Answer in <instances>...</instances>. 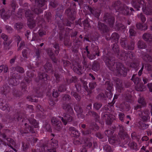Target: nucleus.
<instances>
[{
  "label": "nucleus",
  "instance_id": "nucleus-1",
  "mask_svg": "<svg viewBox=\"0 0 152 152\" xmlns=\"http://www.w3.org/2000/svg\"><path fill=\"white\" fill-rule=\"evenodd\" d=\"M60 118L62 120L65 125H66L67 124V122L65 121V120H66L67 121L70 122L72 120L71 117L68 115H66L64 118L61 117Z\"/></svg>",
  "mask_w": 152,
  "mask_h": 152
},
{
  "label": "nucleus",
  "instance_id": "nucleus-2",
  "mask_svg": "<svg viewBox=\"0 0 152 152\" xmlns=\"http://www.w3.org/2000/svg\"><path fill=\"white\" fill-rule=\"evenodd\" d=\"M143 38L146 41H150L151 40V37L148 34H145L143 36Z\"/></svg>",
  "mask_w": 152,
  "mask_h": 152
},
{
  "label": "nucleus",
  "instance_id": "nucleus-3",
  "mask_svg": "<svg viewBox=\"0 0 152 152\" xmlns=\"http://www.w3.org/2000/svg\"><path fill=\"white\" fill-rule=\"evenodd\" d=\"M137 28L141 30H145L147 29V27L145 26H143L142 24L141 23L137 24Z\"/></svg>",
  "mask_w": 152,
  "mask_h": 152
},
{
  "label": "nucleus",
  "instance_id": "nucleus-4",
  "mask_svg": "<svg viewBox=\"0 0 152 152\" xmlns=\"http://www.w3.org/2000/svg\"><path fill=\"white\" fill-rule=\"evenodd\" d=\"M104 149L107 152H111L112 149L110 146L107 145L104 147Z\"/></svg>",
  "mask_w": 152,
  "mask_h": 152
},
{
  "label": "nucleus",
  "instance_id": "nucleus-5",
  "mask_svg": "<svg viewBox=\"0 0 152 152\" xmlns=\"http://www.w3.org/2000/svg\"><path fill=\"white\" fill-rule=\"evenodd\" d=\"M15 27L18 29H19L22 28V25L20 23H16L15 25Z\"/></svg>",
  "mask_w": 152,
  "mask_h": 152
},
{
  "label": "nucleus",
  "instance_id": "nucleus-6",
  "mask_svg": "<svg viewBox=\"0 0 152 152\" xmlns=\"http://www.w3.org/2000/svg\"><path fill=\"white\" fill-rule=\"evenodd\" d=\"M131 146L132 147V148L133 149L136 150L137 149V144L134 142H133L132 143Z\"/></svg>",
  "mask_w": 152,
  "mask_h": 152
},
{
  "label": "nucleus",
  "instance_id": "nucleus-7",
  "mask_svg": "<svg viewBox=\"0 0 152 152\" xmlns=\"http://www.w3.org/2000/svg\"><path fill=\"white\" fill-rule=\"evenodd\" d=\"M1 37L4 41H6L7 39V36L4 34H2Z\"/></svg>",
  "mask_w": 152,
  "mask_h": 152
},
{
  "label": "nucleus",
  "instance_id": "nucleus-8",
  "mask_svg": "<svg viewBox=\"0 0 152 152\" xmlns=\"http://www.w3.org/2000/svg\"><path fill=\"white\" fill-rule=\"evenodd\" d=\"M94 106L96 109H98L101 107V105L100 104L95 103L94 104Z\"/></svg>",
  "mask_w": 152,
  "mask_h": 152
},
{
  "label": "nucleus",
  "instance_id": "nucleus-9",
  "mask_svg": "<svg viewBox=\"0 0 152 152\" xmlns=\"http://www.w3.org/2000/svg\"><path fill=\"white\" fill-rule=\"evenodd\" d=\"M119 116L120 120L122 121L123 120V118L124 117V115L122 113H120L119 114Z\"/></svg>",
  "mask_w": 152,
  "mask_h": 152
},
{
  "label": "nucleus",
  "instance_id": "nucleus-10",
  "mask_svg": "<svg viewBox=\"0 0 152 152\" xmlns=\"http://www.w3.org/2000/svg\"><path fill=\"white\" fill-rule=\"evenodd\" d=\"M3 70L4 72H6L8 70V68L7 66L5 65H3Z\"/></svg>",
  "mask_w": 152,
  "mask_h": 152
},
{
  "label": "nucleus",
  "instance_id": "nucleus-11",
  "mask_svg": "<svg viewBox=\"0 0 152 152\" xmlns=\"http://www.w3.org/2000/svg\"><path fill=\"white\" fill-rule=\"evenodd\" d=\"M17 70L20 73H22L24 72L23 69L22 68L20 67L17 68Z\"/></svg>",
  "mask_w": 152,
  "mask_h": 152
},
{
  "label": "nucleus",
  "instance_id": "nucleus-12",
  "mask_svg": "<svg viewBox=\"0 0 152 152\" xmlns=\"http://www.w3.org/2000/svg\"><path fill=\"white\" fill-rule=\"evenodd\" d=\"M140 18L141 20L142 21V22H144L146 20V19L145 18V17L142 15H140Z\"/></svg>",
  "mask_w": 152,
  "mask_h": 152
},
{
  "label": "nucleus",
  "instance_id": "nucleus-13",
  "mask_svg": "<svg viewBox=\"0 0 152 152\" xmlns=\"http://www.w3.org/2000/svg\"><path fill=\"white\" fill-rule=\"evenodd\" d=\"M138 101L139 103L141 104H143L144 103V100L143 98H140L138 100Z\"/></svg>",
  "mask_w": 152,
  "mask_h": 152
},
{
  "label": "nucleus",
  "instance_id": "nucleus-14",
  "mask_svg": "<svg viewBox=\"0 0 152 152\" xmlns=\"http://www.w3.org/2000/svg\"><path fill=\"white\" fill-rule=\"evenodd\" d=\"M39 34L40 36H42L45 34V32L44 31H39Z\"/></svg>",
  "mask_w": 152,
  "mask_h": 152
},
{
  "label": "nucleus",
  "instance_id": "nucleus-15",
  "mask_svg": "<svg viewBox=\"0 0 152 152\" xmlns=\"http://www.w3.org/2000/svg\"><path fill=\"white\" fill-rule=\"evenodd\" d=\"M148 86L149 89L150 91L152 92V83L148 84Z\"/></svg>",
  "mask_w": 152,
  "mask_h": 152
},
{
  "label": "nucleus",
  "instance_id": "nucleus-16",
  "mask_svg": "<svg viewBox=\"0 0 152 152\" xmlns=\"http://www.w3.org/2000/svg\"><path fill=\"white\" fill-rule=\"evenodd\" d=\"M53 95L54 97H56L58 95V93L56 91L54 92L53 94Z\"/></svg>",
  "mask_w": 152,
  "mask_h": 152
},
{
  "label": "nucleus",
  "instance_id": "nucleus-17",
  "mask_svg": "<svg viewBox=\"0 0 152 152\" xmlns=\"http://www.w3.org/2000/svg\"><path fill=\"white\" fill-rule=\"evenodd\" d=\"M142 141H147L148 140V138L147 136H145L142 138Z\"/></svg>",
  "mask_w": 152,
  "mask_h": 152
},
{
  "label": "nucleus",
  "instance_id": "nucleus-18",
  "mask_svg": "<svg viewBox=\"0 0 152 152\" xmlns=\"http://www.w3.org/2000/svg\"><path fill=\"white\" fill-rule=\"evenodd\" d=\"M22 54H23V56L24 57L26 58V52L25 51H23Z\"/></svg>",
  "mask_w": 152,
  "mask_h": 152
},
{
  "label": "nucleus",
  "instance_id": "nucleus-19",
  "mask_svg": "<svg viewBox=\"0 0 152 152\" xmlns=\"http://www.w3.org/2000/svg\"><path fill=\"white\" fill-rule=\"evenodd\" d=\"M7 140L11 144L12 143V141H13L10 138H8L7 139Z\"/></svg>",
  "mask_w": 152,
  "mask_h": 152
},
{
  "label": "nucleus",
  "instance_id": "nucleus-20",
  "mask_svg": "<svg viewBox=\"0 0 152 152\" xmlns=\"http://www.w3.org/2000/svg\"><path fill=\"white\" fill-rule=\"evenodd\" d=\"M88 24V20H86L83 22V24L85 26H86Z\"/></svg>",
  "mask_w": 152,
  "mask_h": 152
},
{
  "label": "nucleus",
  "instance_id": "nucleus-21",
  "mask_svg": "<svg viewBox=\"0 0 152 152\" xmlns=\"http://www.w3.org/2000/svg\"><path fill=\"white\" fill-rule=\"evenodd\" d=\"M142 68L139 72L138 75L139 76H140L142 74Z\"/></svg>",
  "mask_w": 152,
  "mask_h": 152
},
{
  "label": "nucleus",
  "instance_id": "nucleus-22",
  "mask_svg": "<svg viewBox=\"0 0 152 152\" xmlns=\"http://www.w3.org/2000/svg\"><path fill=\"white\" fill-rule=\"evenodd\" d=\"M47 152H56L54 149L49 150Z\"/></svg>",
  "mask_w": 152,
  "mask_h": 152
},
{
  "label": "nucleus",
  "instance_id": "nucleus-23",
  "mask_svg": "<svg viewBox=\"0 0 152 152\" xmlns=\"http://www.w3.org/2000/svg\"><path fill=\"white\" fill-rule=\"evenodd\" d=\"M15 59L14 58H12V59H11L10 61V62L11 64H12L13 63L14 61H15Z\"/></svg>",
  "mask_w": 152,
  "mask_h": 152
},
{
  "label": "nucleus",
  "instance_id": "nucleus-24",
  "mask_svg": "<svg viewBox=\"0 0 152 152\" xmlns=\"http://www.w3.org/2000/svg\"><path fill=\"white\" fill-rule=\"evenodd\" d=\"M3 70V65L0 66V73H1Z\"/></svg>",
  "mask_w": 152,
  "mask_h": 152
},
{
  "label": "nucleus",
  "instance_id": "nucleus-25",
  "mask_svg": "<svg viewBox=\"0 0 152 152\" xmlns=\"http://www.w3.org/2000/svg\"><path fill=\"white\" fill-rule=\"evenodd\" d=\"M134 75L133 76H132V80H133V81H134V82L135 83H137V82H135V80H134Z\"/></svg>",
  "mask_w": 152,
  "mask_h": 152
},
{
  "label": "nucleus",
  "instance_id": "nucleus-26",
  "mask_svg": "<svg viewBox=\"0 0 152 152\" xmlns=\"http://www.w3.org/2000/svg\"><path fill=\"white\" fill-rule=\"evenodd\" d=\"M72 133L73 134H79V133L78 132H76L73 131V132H72Z\"/></svg>",
  "mask_w": 152,
  "mask_h": 152
},
{
  "label": "nucleus",
  "instance_id": "nucleus-27",
  "mask_svg": "<svg viewBox=\"0 0 152 152\" xmlns=\"http://www.w3.org/2000/svg\"><path fill=\"white\" fill-rule=\"evenodd\" d=\"M136 89L138 91H141L143 90V89H142V88H136Z\"/></svg>",
  "mask_w": 152,
  "mask_h": 152
},
{
  "label": "nucleus",
  "instance_id": "nucleus-28",
  "mask_svg": "<svg viewBox=\"0 0 152 152\" xmlns=\"http://www.w3.org/2000/svg\"><path fill=\"white\" fill-rule=\"evenodd\" d=\"M129 32H130V34L131 35H132V36H133L134 35V34H133V33H132V30H129Z\"/></svg>",
  "mask_w": 152,
  "mask_h": 152
},
{
  "label": "nucleus",
  "instance_id": "nucleus-29",
  "mask_svg": "<svg viewBox=\"0 0 152 152\" xmlns=\"http://www.w3.org/2000/svg\"><path fill=\"white\" fill-rule=\"evenodd\" d=\"M143 80L144 82V83H147V79H143Z\"/></svg>",
  "mask_w": 152,
  "mask_h": 152
},
{
  "label": "nucleus",
  "instance_id": "nucleus-30",
  "mask_svg": "<svg viewBox=\"0 0 152 152\" xmlns=\"http://www.w3.org/2000/svg\"><path fill=\"white\" fill-rule=\"evenodd\" d=\"M51 121L52 122H53V123H56V122H55V121L54 120V118H53L52 120H51Z\"/></svg>",
  "mask_w": 152,
  "mask_h": 152
},
{
  "label": "nucleus",
  "instance_id": "nucleus-31",
  "mask_svg": "<svg viewBox=\"0 0 152 152\" xmlns=\"http://www.w3.org/2000/svg\"><path fill=\"white\" fill-rule=\"evenodd\" d=\"M1 108L2 110H5L7 108H6L5 107H3V108Z\"/></svg>",
  "mask_w": 152,
  "mask_h": 152
},
{
  "label": "nucleus",
  "instance_id": "nucleus-32",
  "mask_svg": "<svg viewBox=\"0 0 152 152\" xmlns=\"http://www.w3.org/2000/svg\"><path fill=\"white\" fill-rule=\"evenodd\" d=\"M94 58H95V56H93L92 57H89V58L90 59H94Z\"/></svg>",
  "mask_w": 152,
  "mask_h": 152
},
{
  "label": "nucleus",
  "instance_id": "nucleus-33",
  "mask_svg": "<svg viewBox=\"0 0 152 152\" xmlns=\"http://www.w3.org/2000/svg\"><path fill=\"white\" fill-rule=\"evenodd\" d=\"M81 152H87L86 149H83L81 151Z\"/></svg>",
  "mask_w": 152,
  "mask_h": 152
},
{
  "label": "nucleus",
  "instance_id": "nucleus-34",
  "mask_svg": "<svg viewBox=\"0 0 152 152\" xmlns=\"http://www.w3.org/2000/svg\"><path fill=\"white\" fill-rule=\"evenodd\" d=\"M141 149H142V150H145V147L142 146V148H141Z\"/></svg>",
  "mask_w": 152,
  "mask_h": 152
},
{
  "label": "nucleus",
  "instance_id": "nucleus-35",
  "mask_svg": "<svg viewBox=\"0 0 152 152\" xmlns=\"http://www.w3.org/2000/svg\"><path fill=\"white\" fill-rule=\"evenodd\" d=\"M82 126V128H84L86 126H85V124H82V126Z\"/></svg>",
  "mask_w": 152,
  "mask_h": 152
},
{
  "label": "nucleus",
  "instance_id": "nucleus-36",
  "mask_svg": "<svg viewBox=\"0 0 152 152\" xmlns=\"http://www.w3.org/2000/svg\"><path fill=\"white\" fill-rule=\"evenodd\" d=\"M90 75H91V77H92V78L93 79H95L94 77V76L90 74Z\"/></svg>",
  "mask_w": 152,
  "mask_h": 152
},
{
  "label": "nucleus",
  "instance_id": "nucleus-37",
  "mask_svg": "<svg viewBox=\"0 0 152 152\" xmlns=\"http://www.w3.org/2000/svg\"><path fill=\"white\" fill-rule=\"evenodd\" d=\"M6 0H3V3L4 4H5V1Z\"/></svg>",
  "mask_w": 152,
  "mask_h": 152
},
{
  "label": "nucleus",
  "instance_id": "nucleus-38",
  "mask_svg": "<svg viewBox=\"0 0 152 152\" xmlns=\"http://www.w3.org/2000/svg\"><path fill=\"white\" fill-rule=\"evenodd\" d=\"M86 51H87V54H88L89 53V52L86 48Z\"/></svg>",
  "mask_w": 152,
  "mask_h": 152
},
{
  "label": "nucleus",
  "instance_id": "nucleus-39",
  "mask_svg": "<svg viewBox=\"0 0 152 152\" xmlns=\"http://www.w3.org/2000/svg\"><path fill=\"white\" fill-rule=\"evenodd\" d=\"M2 80V77H0V81H1Z\"/></svg>",
  "mask_w": 152,
  "mask_h": 152
},
{
  "label": "nucleus",
  "instance_id": "nucleus-40",
  "mask_svg": "<svg viewBox=\"0 0 152 152\" xmlns=\"http://www.w3.org/2000/svg\"><path fill=\"white\" fill-rule=\"evenodd\" d=\"M130 10L131 11H132L133 10V8H130Z\"/></svg>",
  "mask_w": 152,
  "mask_h": 152
},
{
  "label": "nucleus",
  "instance_id": "nucleus-41",
  "mask_svg": "<svg viewBox=\"0 0 152 152\" xmlns=\"http://www.w3.org/2000/svg\"><path fill=\"white\" fill-rule=\"evenodd\" d=\"M43 43H42L40 44V46H43Z\"/></svg>",
  "mask_w": 152,
  "mask_h": 152
},
{
  "label": "nucleus",
  "instance_id": "nucleus-42",
  "mask_svg": "<svg viewBox=\"0 0 152 152\" xmlns=\"http://www.w3.org/2000/svg\"><path fill=\"white\" fill-rule=\"evenodd\" d=\"M117 35V34L116 33H114V34H113V35Z\"/></svg>",
  "mask_w": 152,
  "mask_h": 152
},
{
  "label": "nucleus",
  "instance_id": "nucleus-43",
  "mask_svg": "<svg viewBox=\"0 0 152 152\" xmlns=\"http://www.w3.org/2000/svg\"><path fill=\"white\" fill-rule=\"evenodd\" d=\"M94 0V1L95 2H96L97 1V0Z\"/></svg>",
  "mask_w": 152,
  "mask_h": 152
},
{
  "label": "nucleus",
  "instance_id": "nucleus-44",
  "mask_svg": "<svg viewBox=\"0 0 152 152\" xmlns=\"http://www.w3.org/2000/svg\"><path fill=\"white\" fill-rule=\"evenodd\" d=\"M1 29L0 28V33H1Z\"/></svg>",
  "mask_w": 152,
  "mask_h": 152
},
{
  "label": "nucleus",
  "instance_id": "nucleus-45",
  "mask_svg": "<svg viewBox=\"0 0 152 152\" xmlns=\"http://www.w3.org/2000/svg\"><path fill=\"white\" fill-rule=\"evenodd\" d=\"M28 25L30 28H31V27L28 24Z\"/></svg>",
  "mask_w": 152,
  "mask_h": 152
},
{
  "label": "nucleus",
  "instance_id": "nucleus-46",
  "mask_svg": "<svg viewBox=\"0 0 152 152\" xmlns=\"http://www.w3.org/2000/svg\"><path fill=\"white\" fill-rule=\"evenodd\" d=\"M150 142H152V139L150 140Z\"/></svg>",
  "mask_w": 152,
  "mask_h": 152
},
{
  "label": "nucleus",
  "instance_id": "nucleus-47",
  "mask_svg": "<svg viewBox=\"0 0 152 152\" xmlns=\"http://www.w3.org/2000/svg\"><path fill=\"white\" fill-rule=\"evenodd\" d=\"M127 118H130V117H129V116H127Z\"/></svg>",
  "mask_w": 152,
  "mask_h": 152
},
{
  "label": "nucleus",
  "instance_id": "nucleus-48",
  "mask_svg": "<svg viewBox=\"0 0 152 152\" xmlns=\"http://www.w3.org/2000/svg\"><path fill=\"white\" fill-rule=\"evenodd\" d=\"M145 152H149V151H145Z\"/></svg>",
  "mask_w": 152,
  "mask_h": 152
},
{
  "label": "nucleus",
  "instance_id": "nucleus-49",
  "mask_svg": "<svg viewBox=\"0 0 152 152\" xmlns=\"http://www.w3.org/2000/svg\"><path fill=\"white\" fill-rule=\"evenodd\" d=\"M90 145H91V143H90Z\"/></svg>",
  "mask_w": 152,
  "mask_h": 152
},
{
  "label": "nucleus",
  "instance_id": "nucleus-50",
  "mask_svg": "<svg viewBox=\"0 0 152 152\" xmlns=\"http://www.w3.org/2000/svg\"><path fill=\"white\" fill-rule=\"evenodd\" d=\"M146 14H147V15H148V14H148V13H146Z\"/></svg>",
  "mask_w": 152,
  "mask_h": 152
},
{
  "label": "nucleus",
  "instance_id": "nucleus-51",
  "mask_svg": "<svg viewBox=\"0 0 152 152\" xmlns=\"http://www.w3.org/2000/svg\"><path fill=\"white\" fill-rule=\"evenodd\" d=\"M9 28L10 30L11 29V28L10 27H9Z\"/></svg>",
  "mask_w": 152,
  "mask_h": 152
},
{
  "label": "nucleus",
  "instance_id": "nucleus-52",
  "mask_svg": "<svg viewBox=\"0 0 152 152\" xmlns=\"http://www.w3.org/2000/svg\"><path fill=\"white\" fill-rule=\"evenodd\" d=\"M74 0L75 1H77V0Z\"/></svg>",
  "mask_w": 152,
  "mask_h": 152
},
{
  "label": "nucleus",
  "instance_id": "nucleus-53",
  "mask_svg": "<svg viewBox=\"0 0 152 152\" xmlns=\"http://www.w3.org/2000/svg\"><path fill=\"white\" fill-rule=\"evenodd\" d=\"M129 123V121H127V123L128 124Z\"/></svg>",
  "mask_w": 152,
  "mask_h": 152
},
{
  "label": "nucleus",
  "instance_id": "nucleus-54",
  "mask_svg": "<svg viewBox=\"0 0 152 152\" xmlns=\"http://www.w3.org/2000/svg\"><path fill=\"white\" fill-rule=\"evenodd\" d=\"M74 70H75V68H74ZM75 71V72H76V71Z\"/></svg>",
  "mask_w": 152,
  "mask_h": 152
}]
</instances>
